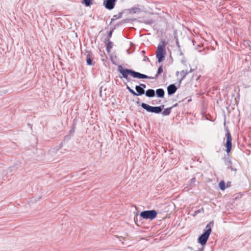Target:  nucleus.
<instances>
[{
	"label": "nucleus",
	"instance_id": "obj_1",
	"mask_svg": "<svg viewBox=\"0 0 251 251\" xmlns=\"http://www.w3.org/2000/svg\"><path fill=\"white\" fill-rule=\"evenodd\" d=\"M117 70L121 75H119V78H124L126 79L127 82H130L131 81V79L129 77V75L137 79H147V78H149V76L147 75L136 72L132 69L124 68L122 65H119L118 66Z\"/></svg>",
	"mask_w": 251,
	"mask_h": 251
},
{
	"label": "nucleus",
	"instance_id": "obj_2",
	"mask_svg": "<svg viewBox=\"0 0 251 251\" xmlns=\"http://www.w3.org/2000/svg\"><path fill=\"white\" fill-rule=\"evenodd\" d=\"M137 104L140 105L143 109L148 112L159 114L161 113L164 107V105H161L159 106H152L145 103H141L140 101H136Z\"/></svg>",
	"mask_w": 251,
	"mask_h": 251
},
{
	"label": "nucleus",
	"instance_id": "obj_3",
	"mask_svg": "<svg viewBox=\"0 0 251 251\" xmlns=\"http://www.w3.org/2000/svg\"><path fill=\"white\" fill-rule=\"evenodd\" d=\"M162 45L159 44L158 45L156 51V57L158 59V62H161L165 57L166 54V51L164 49V46L165 45V41H162Z\"/></svg>",
	"mask_w": 251,
	"mask_h": 251
},
{
	"label": "nucleus",
	"instance_id": "obj_4",
	"mask_svg": "<svg viewBox=\"0 0 251 251\" xmlns=\"http://www.w3.org/2000/svg\"><path fill=\"white\" fill-rule=\"evenodd\" d=\"M157 212L155 210H145L140 213V216L144 219L152 220L156 218Z\"/></svg>",
	"mask_w": 251,
	"mask_h": 251
},
{
	"label": "nucleus",
	"instance_id": "obj_5",
	"mask_svg": "<svg viewBox=\"0 0 251 251\" xmlns=\"http://www.w3.org/2000/svg\"><path fill=\"white\" fill-rule=\"evenodd\" d=\"M125 84L126 86V89L128 90V91L134 96H141L143 94H145V90L142 89L138 85H136L135 86V90L137 92V93H136L133 90L130 88V87L128 86L126 83H125Z\"/></svg>",
	"mask_w": 251,
	"mask_h": 251
},
{
	"label": "nucleus",
	"instance_id": "obj_6",
	"mask_svg": "<svg viewBox=\"0 0 251 251\" xmlns=\"http://www.w3.org/2000/svg\"><path fill=\"white\" fill-rule=\"evenodd\" d=\"M226 136V141L225 146L226 148V151L227 153H229L232 148V137L230 132L228 130Z\"/></svg>",
	"mask_w": 251,
	"mask_h": 251
},
{
	"label": "nucleus",
	"instance_id": "obj_7",
	"mask_svg": "<svg viewBox=\"0 0 251 251\" xmlns=\"http://www.w3.org/2000/svg\"><path fill=\"white\" fill-rule=\"evenodd\" d=\"M208 232H203L198 239V242L200 243L201 246H204L207 243V241L209 238V234H208Z\"/></svg>",
	"mask_w": 251,
	"mask_h": 251
},
{
	"label": "nucleus",
	"instance_id": "obj_8",
	"mask_svg": "<svg viewBox=\"0 0 251 251\" xmlns=\"http://www.w3.org/2000/svg\"><path fill=\"white\" fill-rule=\"evenodd\" d=\"M117 0H104L103 5L108 10L113 9L115 5Z\"/></svg>",
	"mask_w": 251,
	"mask_h": 251
},
{
	"label": "nucleus",
	"instance_id": "obj_9",
	"mask_svg": "<svg viewBox=\"0 0 251 251\" xmlns=\"http://www.w3.org/2000/svg\"><path fill=\"white\" fill-rule=\"evenodd\" d=\"M177 88L175 84H171L167 87V92L169 96H172L176 91Z\"/></svg>",
	"mask_w": 251,
	"mask_h": 251
},
{
	"label": "nucleus",
	"instance_id": "obj_10",
	"mask_svg": "<svg viewBox=\"0 0 251 251\" xmlns=\"http://www.w3.org/2000/svg\"><path fill=\"white\" fill-rule=\"evenodd\" d=\"M214 225V222L213 221L210 222L206 226L205 229L204 230V232H208V234H210L212 229L211 228L213 227Z\"/></svg>",
	"mask_w": 251,
	"mask_h": 251
},
{
	"label": "nucleus",
	"instance_id": "obj_11",
	"mask_svg": "<svg viewBox=\"0 0 251 251\" xmlns=\"http://www.w3.org/2000/svg\"><path fill=\"white\" fill-rule=\"evenodd\" d=\"M158 98H163L164 97L165 92L162 88H158L155 91V94Z\"/></svg>",
	"mask_w": 251,
	"mask_h": 251
},
{
	"label": "nucleus",
	"instance_id": "obj_12",
	"mask_svg": "<svg viewBox=\"0 0 251 251\" xmlns=\"http://www.w3.org/2000/svg\"><path fill=\"white\" fill-rule=\"evenodd\" d=\"M104 43L106 44V50L107 52L109 53L110 52L111 50L113 48V43L110 40L108 41H105V40H104Z\"/></svg>",
	"mask_w": 251,
	"mask_h": 251
},
{
	"label": "nucleus",
	"instance_id": "obj_13",
	"mask_svg": "<svg viewBox=\"0 0 251 251\" xmlns=\"http://www.w3.org/2000/svg\"><path fill=\"white\" fill-rule=\"evenodd\" d=\"M163 67H162V65H161L158 68L157 73L154 77H151V76H149V78H147V79H156L157 78H158L159 75H160L163 72Z\"/></svg>",
	"mask_w": 251,
	"mask_h": 251
},
{
	"label": "nucleus",
	"instance_id": "obj_14",
	"mask_svg": "<svg viewBox=\"0 0 251 251\" xmlns=\"http://www.w3.org/2000/svg\"><path fill=\"white\" fill-rule=\"evenodd\" d=\"M145 94L147 97L152 98L155 96V91L152 89H149L145 91Z\"/></svg>",
	"mask_w": 251,
	"mask_h": 251
},
{
	"label": "nucleus",
	"instance_id": "obj_15",
	"mask_svg": "<svg viewBox=\"0 0 251 251\" xmlns=\"http://www.w3.org/2000/svg\"><path fill=\"white\" fill-rule=\"evenodd\" d=\"M225 163L226 165L227 166V169H230L231 170H233V169L232 168V166H231L232 162L229 158L225 159Z\"/></svg>",
	"mask_w": 251,
	"mask_h": 251
},
{
	"label": "nucleus",
	"instance_id": "obj_16",
	"mask_svg": "<svg viewBox=\"0 0 251 251\" xmlns=\"http://www.w3.org/2000/svg\"><path fill=\"white\" fill-rule=\"evenodd\" d=\"M115 28L116 27L115 26L114 27L111 28V30L108 32L107 35L104 40H105V41H108L109 40H110V39L111 37H112L113 32L114 30V29H115Z\"/></svg>",
	"mask_w": 251,
	"mask_h": 251
},
{
	"label": "nucleus",
	"instance_id": "obj_17",
	"mask_svg": "<svg viewBox=\"0 0 251 251\" xmlns=\"http://www.w3.org/2000/svg\"><path fill=\"white\" fill-rule=\"evenodd\" d=\"M173 108V107H168L165 108L164 111L162 112V114L163 116H168L170 115L171 112V110Z\"/></svg>",
	"mask_w": 251,
	"mask_h": 251
},
{
	"label": "nucleus",
	"instance_id": "obj_18",
	"mask_svg": "<svg viewBox=\"0 0 251 251\" xmlns=\"http://www.w3.org/2000/svg\"><path fill=\"white\" fill-rule=\"evenodd\" d=\"M188 74V72L186 70H182L180 72V75H181V77L179 80L180 83L181 82L182 80H183Z\"/></svg>",
	"mask_w": 251,
	"mask_h": 251
},
{
	"label": "nucleus",
	"instance_id": "obj_19",
	"mask_svg": "<svg viewBox=\"0 0 251 251\" xmlns=\"http://www.w3.org/2000/svg\"><path fill=\"white\" fill-rule=\"evenodd\" d=\"M130 13L135 14L140 12V9L138 7H133L129 9Z\"/></svg>",
	"mask_w": 251,
	"mask_h": 251
},
{
	"label": "nucleus",
	"instance_id": "obj_20",
	"mask_svg": "<svg viewBox=\"0 0 251 251\" xmlns=\"http://www.w3.org/2000/svg\"><path fill=\"white\" fill-rule=\"evenodd\" d=\"M85 54L86 55V58H93V53L91 51L86 50Z\"/></svg>",
	"mask_w": 251,
	"mask_h": 251
},
{
	"label": "nucleus",
	"instance_id": "obj_21",
	"mask_svg": "<svg viewBox=\"0 0 251 251\" xmlns=\"http://www.w3.org/2000/svg\"><path fill=\"white\" fill-rule=\"evenodd\" d=\"M219 186L221 190H224L226 189L225 183L224 181L221 180L219 183Z\"/></svg>",
	"mask_w": 251,
	"mask_h": 251
},
{
	"label": "nucleus",
	"instance_id": "obj_22",
	"mask_svg": "<svg viewBox=\"0 0 251 251\" xmlns=\"http://www.w3.org/2000/svg\"><path fill=\"white\" fill-rule=\"evenodd\" d=\"M83 3L86 6H89L92 3V0H83Z\"/></svg>",
	"mask_w": 251,
	"mask_h": 251
},
{
	"label": "nucleus",
	"instance_id": "obj_23",
	"mask_svg": "<svg viewBox=\"0 0 251 251\" xmlns=\"http://www.w3.org/2000/svg\"><path fill=\"white\" fill-rule=\"evenodd\" d=\"M93 58H86V63L88 65H92L94 64V63H93Z\"/></svg>",
	"mask_w": 251,
	"mask_h": 251
},
{
	"label": "nucleus",
	"instance_id": "obj_24",
	"mask_svg": "<svg viewBox=\"0 0 251 251\" xmlns=\"http://www.w3.org/2000/svg\"><path fill=\"white\" fill-rule=\"evenodd\" d=\"M196 181V179L195 177H193L192 178H191L189 182V185L191 186V185H193L195 183Z\"/></svg>",
	"mask_w": 251,
	"mask_h": 251
},
{
	"label": "nucleus",
	"instance_id": "obj_25",
	"mask_svg": "<svg viewBox=\"0 0 251 251\" xmlns=\"http://www.w3.org/2000/svg\"><path fill=\"white\" fill-rule=\"evenodd\" d=\"M153 23V21L151 19L147 20L144 21V23L147 25H151Z\"/></svg>",
	"mask_w": 251,
	"mask_h": 251
},
{
	"label": "nucleus",
	"instance_id": "obj_26",
	"mask_svg": "<svg viewBox=\"0 0 251 251\" xmlns=\"http://www.w3.org/2000/svg\"><path fill=\"white\" fill-rule=\"evenodd\" d=\"M202 211H203V208H201V209L198 210H196L195 212H194V214L193 215L194 216H196V215H197L198 213H201V212Z\"/></svg>",
	"mask_w": 251,
	"mask_h": 251
},
{
	"label": "nucleus",
	"instance_id": "obj_27",
	"mask_svg": "<svg viewBox=\"0 0 251 251\" xmlns=\"http://www.w3.org/2000/svg\"><path fill=\"white\" fill-rule=\"evenodd\" d=\"M75 132V130L74 129V128H72L71 129H70V130L69 131V135H67L66 136V137L69 138L70 136L73 134Z\"/></svg>",
	"mask_w": 251,
	"mask_h": 251
},
{
	"label": "nucleus",
	"instance_id": "obj_28",
	"mask_svg": "<svg viewBox=\"0 0 251 251\" xmlns=\"http://www.w3.org/2000/svg\"><path fill=\"white\" fill-rule=\"evenodd\" d=\"M122 15H123V13L120 12L118 15H114L113 17L116 18V19H120V18H122Z\"/></svg>",
	"mask_w": 251,
	"mask_h": 251
},
{
	"label": "nucleus",
	"instance_id": "obj_29",
	"mask_svg": "<svg viewBox=\"0 0 251 251\" xmlns=\"http://www.w3.org/2000/svg\"><path fill=\"white\" fill-rule=\"evenodd\" d=\"M138 86H140L142 89H145V88H146V84H143V83H141Z\"/></svg>",
	"mask_w": 251,
	"mask_h": 251
},
{
	"label": "nucleus",
	"instance_id": "obj_30",
	"mask_svg": "<svg viewBox=\"0 0 251 251\" xmlns=\"http://www.w3.org/2000/svg\"><path fill=\"white\" fill-rule=\"evenodd\" d=\"M176 45L177 46L178 48H180V45H179V42H178V39L176 37Z\"/></svg>",
	"mask_w": 251,
	"mask_h": 251
},
{
	"label": "nucleus",
	"instance_id": "obj_31",
	"mask_svg": "<svg viewBox=\"0 0 251 251\" xmlns=\"http://www.w3.org/2000/svg\"><path fill=\"white\" fill-rule=\"evenodd\" d=\"M127 236V234L126 233L125 234L124 236H121V237L123 238V239H125L126 238V236Z\"/></svg>",
	"mask_w": 251,
	"mask_h": 251
},
{
	"label": "nucleus",
	"instance_id": "obj_32",
	"mask_svg": "<svg viewBox=\"0 0 251 251\" xmlns=\"http://www.w3.org/2000/svg\"><path fill=\"white\" fill-rule=\"evenodd\" d=\"M193 71H194V69H191L190 70V71H189V72H188V74H189V73H192V72H193Z\"/></svg>",
	"mask_w": 251,
	"mask_h": 251
},
{
	"label": "nucleus",
	"instance_id": "obj_33",
	"mask_svg": "<svg viewBox=\"0 0 251 251\" xmlns=\"http://www.w3.org/2000/svg\"><path fill=\"white\" fill-rule=\"evenodd\" d=\"M75 124L74 123L73 125V126H72V128H74V129L75 128Z\"/></svg>",
	"mask_w": 251,
	"mask_h": 251
},
{
	"label": "nucleus",
	"instance_id": "obj_34",
	"mask_svg": "<svg viewBox=\"0 0 251 251\" xmlns=\"http://www.w3.org/2000/svg\"><path fill=\"white\" fill-rule=\"evenodd\" d=\"M177 105H178L177 103H176V104H174L172 107H173H173L177 106Z\"/></svg>",
	"mask_w": 251,
	"mask_h": 251
},
{
	"label": "nucleus",
	"instance_id": "obj_35",
	"mask_svg": "<svg viewBox=\"0 0 251 251\" xmlns=\"http://www.w3.org/2000/svg\"><path fill=\"white\" fill-rule=\"evenodd\" d=\"M146 59L149 60V58L147 56L144 57V61H146Z\"/></svg>",
	"mask_w": 251,
	"mask_h": 251
},
{
	"label": "nucleus",
	"instance_id": "obj_36",
	"mask_svg": "<svg viewBox=\"0 0 251 251\" xmlns=\"http://www.w3.org/2000/svg\"><path fill=\"white\" fill-rule=\"evenodd\" d=\"M141 53L143 54L145 53V51L144 50H143L141 51Z\"/></svg>",
	"mask_w": 251,
	"mask_h": 251
},
{
	"label": "nucleus",
	"instance_id": "obj_37",
	"mask_svg": "<svg viewBox=\"0 0 251 251\" xmlns=\"http://www.w3.org/2000/svg\"><path fill=\"white\" fill-rule=\"evenodd\" d=\"M115 20L114 19H111V21L110 22V24L114 21Z\"/></svg>",
	"mask_w": 251,
	"mask_h": 251
},
{
	"label": "nucleus",
	"instance_id": "obj_38",
	"mask_svg": "<svg viewBox=\"0 0 251 251\" xmlns=\"http://www.w3.org/2000/svg\"><path fill=\"white\" fill-rule=\"evenodd\" d=\"M178 74H179V72H178V71H177V72H176V75H177H177H178Z\"/></svg>",
	"mask_w": 251,
	"mask_h": 251
},
{
	"label": "nucleus",
	"instance_id": "obj_39",
	"mask_svg": "<svg viewBox=\"0 0 251 251\" xmlns=\"http://www.w3.org/2000/svg\"><path fill=\"white\" fill-rule=\"evenodd\" d=\"M229 183H230V182H228L227 183V184H226L227 187H228V186H229Z\"/></svg>",
	"mask_w": 251,
	"mask_h": 251
},
{
	"label": "nucleus",
	"instance_id": "obj_40",
	"mask_svg": "<svg viewBox=\"0 0 251 251\" xmlns=\"http://www.w3.org/2000/svg\"><path fill=\"white\" fill-rule=\"evenodd\" d=\"M188 248H189V249H191V250H193V249H192V247H188Z\"/></svg>",
	"mask_w": 251,
	"mask_h": 251
},
{
	"label": "nucleus",
	"instance_id": "obj_41",
	"mask_svg": "<svg viewBox=\"0 0 251 251\" xmlns=\"http://www.w3.org/2000/svg\"><path fill=\"white\" fill-rule=\"evenodd\" d=\"M115 236H116L117 238H119V237L118 235H116Z\"/></svg>",
	"mask_w": 251,
	"mask_h": 251
}]
</instances>
